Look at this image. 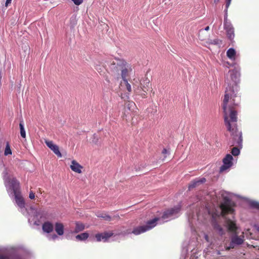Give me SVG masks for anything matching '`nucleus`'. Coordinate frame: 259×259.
<instances>
[{
  "label": "nucleus",
  "instance_id": "1a4fd4ad",
  "mask_svg": "<svg viewBox=\"0 0 259 259\" xmlns=\"http://www.w3.org/2000/svg\"><path fill=\"white\" fill-rule=\"evenodd\" d=\"M243 242V238L238 236L237 234H235L231 237V242L229 246H226V249L229 250L231 248H233L236 245H240Z\"/></svg>",
  "mask_w": 259,
  "mask_h": 259
},
{
  "label": "nucleus",
  "instance_id": "f704fd0d",
  "mask_svg": "<svg viewBox=\"0 0 259 259\" xmlns=\"http://www.w3.org/2000/svg\"><path fill=\"white\" fill-rule=\"evenodd\" d=\"M12 0H6V2L5 4L6 7H8V5L11 4Z\"/></svg>",
  "mask_w": 259,
  "mask_h": 259
},
{
  "label": "nucleus",
  "instance_id": "ddd939ff",
  "mask_svg": "<svg viewBox=\"0 0 259 259\" xmlns=\"http://www.w3.org/2000/svg\"><path fill=\"white\" fill-rule=\"evenodd\" d=\"M225 225L227 229L232 233H235L237 229V227L235 222L230 219L225 218Z\"/></svg>",
  "mask_w": 259,
  "mask_h": 259
},
{
  "label": "nucleus",
  "instance_id": "a878e982",
  "mask_svg": "<svg viewBox=\"0 0 259 259\" xmlns=\"http://www.w3.org/2000/svg\"><path fill=\"white\" fill-rule=\"evenodd\" d=\"M214 228L218 231L219 233L220 234H223V229L218 225L215 224L214 225Z\"/></svg>",
  "mask_w": 259,
  "mask_h": 259
},
{
  "label": "nucleus",
  "instance_id": "20e7f679",
  "mask_svg": "<svg viewBox=\"0 0 259 259\" xmlns=\"http://www.w3.org/2000/svg\"><path fill=\"white\" fill-rule=\"evenodd\" d=\"M237 120L236 114H225V125L234 141L232 145L240 146L242 142V133L237 127Z\"/></svg>",
  "mask_w": 259,
  "mask_h": 259
},
{
  "label": "nucleus",
  "instance_id": "e433bc0d",
  "mask_svg": "<svg viewBox=\"0 0 259 259\" xmlns=\"http://www.w3.org/2000/svg\"><path fill=\"white\" fill-rule=\"evenodd\" d=\"M57 238H58V236H57L56 235H55V234L53 235L51 237V238L52 239H53V240H55V239H57Z\"/></svg>",
  "mask_w": 259,
  "mask_h": 259
},
{
  "label": "nucleus",
  "instance_id": "37998d69",
  "mask_svg": "<svg viewBox=\"0 0 259 259\" xmlns=\"http://www.w3.org/2000/svg\"><path fill=\"white\" fill-rule=\"evenodd\" d=\"M214 1L215 3H218L219 1V0H214Z\"/></svg>",
  "mask_w": 259,
  "mask_h": 259
},
{
  "label": "nucleus",
  "instance_id": "c9c22d12",
  "mask_svg": "<svg viewBox=\"0 0 259 259\" xmlns=\"http://www.w3.org/2000/svg\"><path fill=\"white\" fill-rule=\"evenodd\" d=\"M0 259H9V258L7 256L0 255Z\"/></svg>",
  "mask_w": 259,
  "mask_h": 259
},
{
  "label": "nucleus",
  "instance_id": "aec40b11",
  "mask_svg": "<svg viewBox=\"0 0 259 259\" xmlns=\"http://www.w3.org/2000/svg\"><path fill=\"white\" fill-rule=\"evenodd\" d=\"M76 227L74 230L75 233H78L82 231L84 229V226L82 223L76 222Z\"/></svg>",
  "mask_w": 259,
  "mask_h": 259
},
{
  "label": "nucleus",
  "instance_id": "4c0bfd02",
  "mask_svg": "<svg viewBox=\"0 0 259 259\" xmlns=\"http://www.w3.org/2000/svg\"><path fill=\"white\" fill-rule=\"evenodd\" d=\"M205 238L207 241H208V237L207 235H205Z\"/></svg>",
  "mask_w": 259,
  "mask_h": 259
},
{
  "label": "nucleus",
  "instance_id": "7ed1b4c3",
  "mask_svg": "<svg viewBox=\"0 0 259 259\" xmlns=\"http://www.w3.org/2000/svg\"><path fill=\"white\" fill-rule=\"evenodd\" d=\"M180 210V207L179 206L168 209L164 212L161 219L155 218L153 220L148 221L146 225L135 228L132 233L136 235L144 233L154 228L157 224H162L167 221L168 220L175 218L177 217V214Z\"/></svg>",
  "mask_w": 259,
  "mask_h": 259
},
{
  "label": "nucleus",
  "instance_id": "f257e3e1",
  "mask_svg": "<svg viewBox=\"0 0 259 259\" xmlns=\"http://www.w3.org/2000/svg\"><path fill=\"white\" fill-rule=\"evenodd\" d=\"M239 69L235 68L230 70L227 75L226 83L227 84L223 103L224 113H237V106L240 100L238 92L240 81Z\"/></svg>",
  "mask_w": 259,
  "mask_h": 259
},
{
  "label": "nucleus",
  "instance_id": "4468645a",
  "mask_svg": "<svg viewBox=\"0 0 259 259\" xmlns=\"http://www.w3.org/2000/svg\"><path fill=\"white\" fill-rule=\"evenodd\" d=\"M71 169L75 172L81 174L83 167L76 160H73L71 161L70 165Z\"/></svg>",
  "mask_w": 259,
  "mask_h": 259
},
{
  "label": "nucleus",
  "instance_id": "0eeeda50",
  "mask_svg": "<svg viewBox=\"0 0 259 259\" xmlns=\"http://www.w3.org/2000/svg\"><path fill=\"white\" fill-rule=\"evenodd\" d=\"M224 28L226 30L227 37L230 40H232L235 36L234 28L231 23L227 20L224 22Z\"/></svg>",
  "mask_w": 259,
  "mask_h": 259
},
{
  "label": "nucleus",
  "instance_id": "f8f14e48",
  "mask_svg": "<svg viewBox=\"0 0 259 259\" xmlns=\"http://www.w3.org/2000/svg\"><path fill=\"white\" fill-rule=\"evenodd\" d=\"M113 234L112 232H104L103 233L97 234L95 235V237L97 241L106 242Z\"/></svg>",
  "mask_w": 259,
  "mask_h": 259
},
{
  "label": "nucleus",
  "instance_id": "6ab92c4d",
  "mask_svg": "<svg viewBox=\"0 0 259 259\" xmlns=\"http://www.w3.org/2000/svg\"><path fill=\"white\" fill-rule=\"evenodd\" d=\"M89 237V234L88 233H83L77 235L75 238L77 240L80 241H83L86 240Z\"/></svg>",
  "mask_w": 259,
  "mask_h": 259
},
{
  "label": "nucleus",
  "instance_id": "79ce46f5",
  "mask_svg": "<svg viewBox=\"0 0 259 259\" xmlns=\"http://www.w3.org/2000/svg\"><path fill=\"white\" fill-rule=\"evenodd\" d=\"M256 230L259 232V227H256Z\"/></svg>",
  "mask_w": 259,
  "mask_h": 259
},
{
  "label": "nucleus",
  "instance_id": "c85d7f7f",
  "mask_svg": "<svg viewBox=\"0 0 259 259\" xmlns=\"http://www.w3.org/2000/svg\"><path fill=\"white\" fill-rule=\"evenodd\" d=\"M72 1L76 5H79L81 4L83 2L82 0H72Z\"/></svg>",
  "mask_w": 259,
  "mask_h": 259
},
{
  "label": "nucleus",
  "instance_id": "b1692460",
  "mask_svg": "<svg viewBox=\"0 0 259 259\" xmlns=\"http://www.w3.org/2000/svg\"><path fill=\"white\" fill-rule=\"evenodd\" d=\"M231 153L234 156H238L240 154V150L238 148L234 147L232 149Z\"/></svg>",
  "mask_w": 259,
  "mask_h": 259
},
{
  "label": "nucleus",
  "instance_id": "2eb2a0df",
  "mask_svg": "<svg viewBox=\"0 0 259 259\" xmlns=\"http://www.w3.org/2000/svg\"><path fill=\"white\" fill-rule=\"evenodd\" d=\"M55 231L56 233L59 235L62 236L64 233V226L63 224L60 222H57L54 225Z\"/></svg>",
  "mask_w": 259,
  "mask_h": 259
},
{
  "label": "nucleus",
  "instance_id": "f3484780",
  "mask_svg": "<svg viewBox=\"0 0 259 259\" xmlns=\"http://www.w3.org/2000/svg\"><path fill=\"white\" fill-rule=\"evenodd\" d=\"M205 181L206 179L204 178L196 180L192 182L190 184L189 189L194 188L196 186H198L200 184H202L205 182Z\"/></svg>",
  "mask_w": 259,
  "mask_h": 259
},
{
  "label": "nucleus",
  "instance_id": "9d476101",
  "mask_svg": "<svg viewBox=\"0 0 259 259\" xmlns=\"http://www.w3.org/2000/svg\"><path fill=\"white\" fill-rule=\"evenodd\" d=\"M45 142L47 146L59 157H62V154L59 151V147L55 144L53 141L45 140Z\"/></svg>",
  "mask_w": 259,
  "mask_h": 259
},
{
  "label": "nucleus",
  "instance_id": "2f4dec72",
  "mask_svg": "<svg viewBox=\"0 0 259 259\" xmlns=\"http://www.w3.org/2000/svg\"><path fill=\"white\" fill-rule=\"evenodd\" d=\"M231 0H226V9H228L229 6L230 5Z\"/></svg>",
  "mask_w": 259,
  "mask_h": 259
},
{
  "label": "nucleus",
  "instance_id": "dca6fc26",
  "mask_svg": "<svg viewBox=\"0 0 259 259\" xmlns=\"http://www.w3.org/2000/svg\"><path fill=\"white\" fill-rule=\"evenodd\" d=\"M54 226L49 221L45 222L42 225V230L45 232L47 233H51L53 231Z\"/></svg>",
  "mask_w": 259,
  "mask_h": 259
},
{
  "label": "nucleus",
  "instance_id": "9b49d317",
  "mask_svg": "<svg viewBox=\"0 0 259 259\" xmlns=\"http://www.w3.org/2000/svg\"><path fill=\"white\" fill-rule=\"evenodd\" d=\"M30 212H29V215H32L33 217V219L32 221L34 222L35 223L36 221L38 220L39 217H41L42 215V211L40 209L31 206L30 207Z\"/></svg>",
  "mask_w": 259,
  "mask_h": 259
},
{
  "label": "nucleus",
  "instance_id": "6e6552de",
  "mask_svg": "<svg viewBox=\"0 0 259 259\" xmlns=\"http://www.w3.org/2000/svg\"><path fill=\"white\" fill-rule=\"evenodd\" d=\"M232 156L230 154H227L223 159V164L220 168V171L223 172L230 168L233 165Z\"/></svg>",
  "mask_w": 259,
  "mask_h": 259
},
{
  "label": "nucleus",
  "instance_id": "bb28decb",
  "mask_svg": "<svg viewBox=\"0 0 259 259\" xmlns=\"http://www.w3.org/2000/svg\"><path fill=\"white\" fill-rule=\"evenodd\" d=\"M209 42L212 45H218L220 44V40L218 39H214L213 40H210Z\"/></svg>",
  "mask_w": 259,
  "mask_h": 259
},
{
  "label": "nucleus",
  "instance_id": "4be33fe9",
  "mask_svg": "<svg viewBox=\"0 0 259 259\" xmlns=\"http://www.w3.org/2000/svg\"><path fill=\"white\" fill-rule=\"evenodd\" d=\"M19 126L20 128V134L22 137L25 138L26 137V133L25 131L24 127V124L23 121H21L19 124Z\"/></svg>",
  "mask_w": 259,
  "mask_h": 259
},
{
  "label": "nucleus",
  "instance_id": "72a5a7b5",
  "mask_svg": "<svg viewBox=\"0 0 259 259\" xmlns=\"http://www.w3.org/2000/svg\"><path fill=\"white\" fill-rule=\"evenodd\" d=\"M227 11H228V9H226L225 10V16H224V21L225 20H227Z\"/></svg>",
  "mask_w": 259,
  "mask_h": 259
},
{
  "label": "nucleus",
  "instance_id": "c756f323",
  "mask_svg": "<svg viewBox=\"0 0 259 259\" xmlns=\"http://www.w3.org/2000/svg\"><path fill=\"white\" fill-rule=\"evenodd\" d=\"M162 153L166 157L167 155L169 154V151L166 149H163L162 151Z\"/></svg>",
  "mask_w": 259,
  "mask_h": 259
},
{
  "label": "nucleus",
  "instance_id": "39448f33",
  "mask_svg": "<svg viewBox=\"0 0 259 259\" xmlns=\"http://www.w3.org/2000/svg\"><path fill=\"white\" fill-rule=\"evenodd\" d=\"M223 199V202L220 200V205L217 207L215 211L211 213L212 217L215 219L221 215L225 216L227 214L233 213L234 210L233 205L230 200L229 194L225 191H221L219 194V199Z\"/></svg>",
  "mask_w": 259,
  "mask_h": 259
},
{
  "label": "nucleus",
  "instance_id": "ea45409f",
  "mask_svg": "<svg viewBox=\"0 0 259 259\" xmlns=\"http://www.w3.org/2000/svg\"><path fill=\"white\" fill-rule=\"evenodd\" d=\"M146 83H147V87L149 88V85H150L149 81H147Z\"/></svg>",
  "mask_w": 259,
  "mask_h": 259
},
{
  "label": "nucleus",
  "instance_id": "a211bd4d",
  "mask_svg": "<svg viewBox=\"0 0 259 259\" xmlns=\"http://www.w3.org/2000/svg\"><path fill=\"white\" fill-rule=\"evenodd\" d=\"M236 52L233 48H230L227 51V57L231 60L235 61L236 58Z\"/></svg>",
  "mask_w": 259,
  "mask_h": 259
},
{
  "label": "nucleus",
  "instance_id": "5701e85b",
  "mask_svg": "<svg viewBox=\"0 0 259 259\" xmlns=\"http://www.w3.org/2000/svg\"><path fill=\"white\" fill-rule=\"evenodd\" d=\"M123 83L125 84V88L128 92H132V87L131 84L128 82L127 79L123 80Z\"/></svg>",
  "mask_w": 259,
  "mask_h": 259
},
{
  "label": "nucleus",
  "instance_id": "7c9ffc66",
  "mask_svg": "<svg viewBox=\"0 0 259 259\" xmlns=\"http://www.w3.org/2000/svg\"><path fill=\"white\" fill-rule=\"evenodd\" d=\"M135 105V103H133V102H129L127 103V104L126 105L127 107H128V108H129V110L131 111L130 110V107H134Z\"/></svg>",
  "mask_w": 259,
  "mask_h": 259
},
{
  "label": "nucleus",
  "instance_id": "473e14b6",
  "mask_svg": "<svg viewBox=\"0 0 259 259\" xmlns=\"http://www.w3.org/2000/svg\"><path fill=\"white\" fill-rule=\"evenodd\" d=\"M100 217L104 218L106 220H110V217L109 215L105 214L104 215H101Z\"/></svg>",
  "mask_w": 259,
  "mask_h": 259
},
{
  "label": "nucleus",
  "instance_id": "a19ab883",
  "mask_svg": "<svg viewBox=\"0 0 259 259\" xmlns=\"http://www.w3.org/2000/svg\"><path fill=\"white\" fill-rule=\"evenodd\" d=\"M143 90L144 91V92H146L145 91V90L146 89V88L145 87H143Z\"/></svg>",
  "mask_w": 259,
  "mask_h": 259
},
{
  "label": "nucleus",
  "instance_id": "cd10ccee",
  "mask_svg": "<svg viewBox=\"0 0 259 259\" xmlns=\"http://www.w3.org/2000/svg\"><path fill=\"white\" fill-rule=\"evenodd\" d=\"M35 197V193L33 192L32 191H30L29 192V198L30 199H34Z\"/></svg>",
  "mask_w": 259,
  "mask_h": 259
},
{
  "label": "nucleus",
  "instance_id": "393cba45",
  "mask_svg": "<svg viewBox=\"0 0 259 259\" xmlns=\"http://www.w3.org/2000/svg\"><path fill=\"white\" fill-rule=\"evenodd\" d=\"M250 205L252 207L259 209V203L258 202L255 201H251L250 202Z\"/></svg>",
  "mask_w": 259,
  "mask_h": 259
},
{
  "label": "nucleus",
  "instance_id": "c03bdc74",
  "mask_svg": "<svg viewBox=\"0 0 259 259\" xmlns=\"http://www.w3.org/2000/svg\"><path fill=\"white\" fill-rule=\"evenodd\" d=\"M30 219H30V218H28V221H29V222L30 221Z\"/></svg>",
  "mask_w": 259,
  "mask_h": 259
},
{
  "label": "nucleus",
  "instance_id": "f03ea898",
  "mask_svg": "<svg viewBox=\"0 0 259 259\" xmlns=\"http://www.w3.org/2000/svg\"><path fill=\"white\" fill-rule=\"evenodd\" d=\"M3 177L8 193L10 196L14 195L16 203L23 212L25 208V201L19 192V182L9 175L7 169L3 172Z\"/></svg>",
  "mask_w": 259,
  "mask_h": 259
},
{
  "label": "nucleus",
  "instance_id": "58836bf2",
  "mask_svg": "<svg viewBox=\"0 0 259 259\" xmlns=\"http://www.w3.org/2000/svg\"><path fill=\"white\" fill-rule=\"evenodd\" d=\"M209 29V26H207L205 28L204 30H206V31H207Z\"/></svg>",
  "mask_w": 259,
  "mask_h": 259
},
{
  "label": "nucleus",
  "instance_id": "423d86ee",
  "mask_svg": "<svg viewBox=\"0 0 259 259\" xmlns=\"http://www.w3.org/2000/svg\"><path fill=\"white\" fill-rule=\"evenodd\" d=\"M111 65V69L121 72L122 80L127 79V77L133 71L132 65L122 59H115Z\"/></svg>",
  "mask_w": 259,
  "mask_h": 259
},
{
  "label": "nucleus",
  "instance_id": "412c9836",
  "mask_svg": "<svg viewBox=\"0 0 259 259\" xmlns=\"http://www.w3.org/2000/svg\"><path fill=\"white\" fill-rule=\"evenodd\" d=\"M4 154L5 156H8L12 154V151L8 142L6 143V145L4 151Z\"/></svg>",
  "mask_w": 259,
  "mask_h": 259
}]
</instances>
